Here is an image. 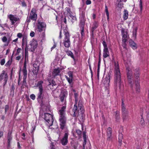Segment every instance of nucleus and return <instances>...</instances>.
<instances>
[{
  "label": "nucleus",
  "mask_w": 149,
  "mask_h": 149,
  "mask_svg": "<svg viewBox=\"0 0 149 149\" xmlns=\"http://www.w3.org/2000/svg\"><path fill=\"white\" fill-rule=\"evenodd\" d=\"M80 24H79V25H82V27H83V26L84 25L85 23L84 14V13H82L80 15Z\"/></svg>",
  "instance_id": "nucleus-19"
},
{
  "label": "nucleus",
  "mask_w": 149,
  "mask_h": 149,
  "mask_svg": "<svg viewBox=\"0 0 149 149\" xmlns=\"http://www.w3.org/2000/svg\"><path fill=\"white\" fill-rule=\"evenodd\" d=\"M9 107L8 105H6L5 107V113H6L7 111L9 109Z\"/></svg>",
  "instance_id": "nucleus-46"
},
{
  "label": "nucleus",
  "mask_w": 149,
  "mask_h": 149,
  "mask_svg": "<svg viewBox=\"0 0 149 149\" xmlns=\"http://www.w3.org/2000/svg\"><path fill=\"white\" fill-rule=\"evenodd\" d=\"M127 76L128 82L132 89H133L134 81L132 75V73L129 68H127Z\"/></svg>",
  "instance_id": "nucleus-7"
},
{
  "label": "nucleus",
  "mask_w": 149,
  "mask_h": 149,
  "mask_svg": "<svg viewBox=\"0 0 149 149\" xmlns=\"http://www.w3.org/2000/svg\"><path fill=\"white\" fill-rule=\"evenodd\" d=\"M35 35V33L33 31H31L30 33V36L31 37H33Z\"/></svg>",
  "instance_id": "nucleus-52"
},
{
  "label": "nucleus",
  "mask_w": 149,
  "mask_h": 149,
  "mask_svg": "<svg viewBox=\"0 0 149 149\" xmlns=\"http://www.w3.org/2000/svg\"><path fill=\"white\" fill-rule=\"evenodd\" d=\"M133 35H134L135 36L136 35V30H135L133 31Z\"/></svg>",
  "instance_id": "nucleus-64"
},
{
  "label": "nucleus",
  "mask_w": 149,
  "mask_h": 149,
  "mask_svg": "<svg viewBox=\"0 0 149 149\" xmlns=\"http://www.w3.org/2000/svg\"><path fill=\"white\" fill-rule=\"evenodd\" d=\"M28 62V52H25V61L24 63V65H26V63Z\"/></svg>",
  "instance_id": "nucleus-27"
},
{
  "label": "nucleus",
  "mask_w": 149,
  "mask_h": 149,
  "mask_svg": "<svg viewBox=\"0 0 149 149\" xmlns=\"http://www.w3.org/2000/svg\"><path fill=\"white\" fill-rule=\"evenodd\" d=\"M76 133L79 136H80L81 134V131L79 130H76Z\"/></svg>",
  "instance_id": "nucleus-43"
},
{
  "label": "nucleus",
  "mask_w": 149,
  "mask_h": 149,
  "mask_svg": "<svg viewBox=\"0 0 149 149\" xmlns=\"http://www.w3.org/2000/svg\"><path fill=\"white\" fill-rule=\"evenodd\" d=\"M67 13L68 14H69L68 15L70 17L72 15V12L70 10V11H69V12Z\"/></svg>",
  "instance_id": "nucleus-62"
},
{
  "label": "nucleus",
  "mask_w": 149,
  "mask_h": 149,
  "mask_svg": "<svg viewBox=\"0 0 149 149\" xmlns=\"http://www.w3.org/2000/svg\"><path fill=\"white\" fill-rule=\"evenodd\" d=\"M5 62V61L4 59H2L1 61L0 64L1 65H3Z\"/></svg>",
  "instance_id": "nucleus-47"
},
{
  "label": "nucleus",
  "mask_w": 149,
  "mask_h": 149,
  "mask_svg": "<svg viewBox=\"0 0 149 149\" xmlns=\"http://www.w3.org/2000/svg\"><path fill=\"white\" fill-rule=\"evenodd\" d=\"M123 0H117V6L120 8H121L123 7V4L122 2Z\"/></svg>",
  "instance_id": "nucleus-28"
},
{
  "label": "nucleus",
  "mask_w": 149,
  "mask_h": 149,
  "mask_svg": "<svg viewBox=\"0 0 149 149\" xmlns=\"http://www.w3.org/2000/svg\"><path fill=\"white\" fill-rule=\"evenodd\" d=\"M65 109L66 107L63 106L59 111V125L61 130H65V131H68L66 126V118L65 116Z\"/></svg>",
  "instance_id": "nucleus-3"
},
{
  "label": "nucleus",
  "mask_w": 149,
  "mask_h": 149,
  "mask_svg": "<svg viewBox=\"0 0 149 149\" xmlns=\"http://www.w3.org/2000/svg\"><path fill=\"white\" fill-rule=\"evenodd\" d=\"M140 123L142 126H144V125H145L144 121V120L143 118H141V121H140Z\"/></svg>",
  "instance_id": "nucleus-40"
},
{
  "label": "nucleus",
  "mask_w": 149,
  "mask_h": 149,
  "mask_svg": "<svg viewBox=\"0 0 149 149\" xmlns=\"http://www.w3.org/2000/svg\"><path fill=\"white\" fill-rule=\"evenodd\" d=\"M22 50V49L20 48H18L17 50V52L16 53V55H19L21 51Z\"/></svg>",
  "instance_id": "nucleus-39"
},
{
  "label": "nucleus",
  "mask_w": 149,
  "mask_h": 149,
  "mask_svg": "<svg viewBox=\"0 0 149 149\" xmlns=\"http://www.w3.org/2000/svg\"><path fill=\"white\" fill-rule=\"evenodd\" d=\"M26 42V38L24 37L23 38L22 40V44L23 45V43L25 42Z\"/></svg>",
  "instance_id": "nucleus-51"
},
{
  "label": "nucleus",
  "mask_w": 149,
  "mask_h": 149,
  "mask_svg": "<svg viewBox=\"0 0 149 149\" xmlns=\"http://www.w3.org/2000/svg\"><path fill=\"white\" fill-rule=\"evenodd\" d=\"M83 138H84V140L85 142L86 141V132H83Z\"/></svg>",
  "instance_id": "nucleus-42"
},
{
  "label": "nucleus",
  "mask_w": 149,
  "mask_h": 149,
  "mask_svg": "<svg viewBox=\"0 0 149 149\" xmlns=\"http://www.w3.org/2000/svg\"><path fill=\"white\" fill-rule=\"evenodd\" d=\"M122 115L123 120L126 119V117L128 115V112L127 110L125 108L124 104L123 103V101L122 100Z\"/></svg>",
  "instance_id": "nucleus-12"
},
{
  "label": "nucleus",
  "mask_w": 149,
  "mask_h": 149,
  "mask_svg": "<svg viewBox=\"0 0 149 149\" xmlns=\"http://www.w3.org/2000/svg\"><path fill=\"white\" fill-rule=\"evenodd\" d=\"M81 28V36L83 37L84 35V26H83V27H82V25H79Z\"/></svg>",
  "instance_id": "nucleus-35"
},
{
  "label": "nucleus",
  "mask_w": 149,
  "mask_h": 149,
  "mask_svg": "<svg viewBox=\"0 0 149 149\" xmlns=\"http://www.w3.org/2000/svg\"><path fill=\"white\" fill-rule=\"evenodd\" d=\"M43 90H39V92L38 94V98L40 99H42L43 97Z\"/></svg>",
  "instance_id": "nucleus-24"
},
{
  "label": "nucleus",
  "mask_w": 149,
  "mask_h": 149,
  "mask_svg": "<svg viewBox=\"0 0 149 149\" xmlns=\"http://www.w3.org/2000/svg\"><path fill=\"white\" fill-rule=\"evenodd\" d=\"M107 140L110 141L112 139L111 133L112 129L110 127L108 128L107 130Z\"/></svg>",
  "instance_id": "nucleus-18"
},
{
  "label": "nucleus",
  "mask_w": 149,
  "mask_h": 149,
  "mask_svg": "<svg viewBox=\"0 0 149 149\" xmlns=\"http://www.w3.org/2000/svg\"><path fill=\"white\" fill-rule=\"evenodd\" d=\"M121 33L122 35V40L123 42H126L127 40V39H126L127 38V33L126 31H125L124 29H123L121 30Z\"/></svg>",
  "instance_id": "nucleus-17"
},
{
  "label": "nucleus",
  "mask_w": 149,
  "mask_h": 149,
  "mask_svg": "<svg viewBox=\"0 0 149 149\" xmlns=\"http://www.w3.org/2000/svg\"><path fill=\"white\" fill-rule=\"evenodd\" d=\"M2 41L4 42H6L7 41V38L6 37L4 36L2 39Z\"/></svg>",
  "instance_id": "nucleus-45"
},
{
  "label": "nucleus",
  "mask_w": 149,
  "mask_h": 149,
  "mask_svg": "<svg viewBox=\"0 0 149 149\" xmlns=\"http://www.w3.org/2000/svg\"><path fill=\"white\" fill-rule=\"evenodd\" d=\"M65 77L67 79L68 82L70 85H72V78L68 77L67 76L65 75Z\"/></svg>",
  "instance_id": "nucleus-30"
},
{
  "label": "nucleus",
  "mask_w": 149,
  "mask_h": 149,
  "mask_svg": "<svg viewBox=\"0 0 149 149\" xmlns=\"http://www.w3.org/2000/svg\"><path fill=\"white\" fill-rule=\"evenodd\" d=\"M70 17L71 18V20L72 23L76 20L77 19L75 16L72 15L71 16H70Z\"/></svg>",
  "instance_id": "nucleus-37"
},
{
  "label": "nucleus",
  "mask_w": 149,
  "mask_h": 149,
  "mask_svg": "<svg viewBox=\"0 0 149 149\" xmlns=\"http://www.w3.org/2000/svg\"><path fill=\"white\" fill-rule=\"evenodd\" d=\"M8 79V76L6 71L3 70L0 75V81L3 80L4 82L3 83V86H4L7 83Z\"/></svg>",
  "instance_id": "nucleus-9"
},
{
  "label": "nucleus",
  "mask_w": 149,
  "mask_h": 149,
  "mask_svg": "<svg viewBox=\"0 0 149 149\" xmlns=\"http://www.w3.org/2000/svg\"><path fill=\"white\" fill-rule=\"evenodd\" d=\"M65 12L68 13L70 10L69 8H65Z\"/></svg>",
  "instance_id": "nucleus-58"
},
{
  "label": "nucleus",
  "mask_w": 149,
  "mask_h": 149,
  "mask_svg": "<svg viewBox=\"0 0 149 149\" xmlns=\"http://www.w3.org/2000/svg\"><path fill=\"white\" fill-rule=\"evenodd\" d=\"M3 132L0 131V138L3 135Z\"/></svg>",
  "instance_id": "nucleus-59"
},
{
  "label": "nucleus",
  "mask_w": 149,
  "mask_h": 149,
  "mask_svg": "<svg viewBox=\"0 0 149 149\" xmlns=\"http://www.w3.org/2000/svg\"><path fill=\"white\" fill-rule=\"evenodd\" d=\"M52 93L54 97H57V96L59 95L58 90V89L54 90L53 91Z\"/></svg>",
  "instance_id": "nucleus-31"
},
{
  "label": "nucleus",
  "mask_w": 149,
  "mask_h": 149,
  "mask_svg": "<svg viewBox=\"0 0 149 149\" xmlns=\"http://www.w3.org/2000/svg\"><path fill=\"white\" fill-rule=\"evenodd\" d=\"M38 46L37 41L33 39L30 42V50L31 52H33L37 48Z\"/></svg>",
  "instance_id": "nucleus-11"
},
{
  "label": "nucleus",
  "mask_w": 149,
  "mask_h": 149,
  "mask_svg": "<svg viewBox=\"0 0 149 149\" xmlns=\"http://www.w3.org/2000/svg\"><path fill=\"white\" fill-rule=\"evenodd\" d=\"M125 43L126 42H123V46L124 48H126V45Z\"/></svg>",
  "instance_id": "nucleus-63"
},
{
  "label": "nucleus",
  "mask_w": 149,
  "mask_h": 149,
  "mask_svg": "<svg viewBox=\"0 0 149 149\" xmlns=\"http://www.w3.org/2000/svg\"><path fill=\"white\" fill-rule=\"evenodd\" d=\"M98 24L96 22H94L92 25V26L91 28V31L92 32H93L98 27Z\"/></svg>",
  "instance_id": "nucleus-26"
},
{
  "label": "nucleus",
  "mask_w": 149,
  "mask_h": 149,
  "mask_svg": "<svg viewBox=\"0 0 149 149\" xmlns=\"http://www.w3.org/2000/svg\"><path fill=\"white\" fill-rule=\"evenodd\" d=\"M78 94L77 93H74V97L76 103L74 105L72 110L73 112V116L76 117L80 121H83L84 117V110L83 107L81 104L78 105L77 107V103L78 101Z\"/></svg>",
  "instance_id": "nucleus-1"
},
{
  "label": "nucleus",
  "mask_w": 149,
  "mask_h": 149,
  "mask_svg": "<svg viewBox=\"0 0 149 149\" xmlns=\"http://www.w3.org/2000/svg\"><path fill=\"white\" fill-rule=\"evenodd\" d=\"M33 67L35 68L36 70L37 71V72H38L39 70V65L36 63H34L33 64Z\"/></svg>",
  "instance_id": "nucleus-36"
},
{
  "label": "nucleus",
  "mask_w": 149,
  "mask_h": 149,
  "mask_svg": "<svg viewBox=\"0 0 149 149\" xmlns=\"http://www.w3.org/2000/svg\"><path fill=\"white\" fill-rule=\"evenodd\" d=\"M36 10L35 8H32L31 10L30 14L29 17H28L26 20V22L29 23L30 22V20L31 19L36 21L37 17V14L36 13Z\"/></svg>",
  "instance_id": "nucleus-8"
},
{
  "label": "nucleus",
  "mask_w": 149,
  "mask_h": 149,
  "mask_svg": "<svg viewBox=\"0 0 149 149\" xmlns=\"http://www.w3.org/2000/svg\"><path fill=\"white\" fill-rule=\"evenodd\" d=\"M21 58V56H19L16 57V59L17 60H19Z\"/></svg>",
  "instance_id": "nucleus-60"
},
{
  "label": "nucleus",
  "mask_w": 149,
  "mask_h": 149,
  "mask_svg": "<svg viewBox=\"0 0 149 149\" xmlns=\"http://www.w3.org/2000/svg\"><path fill=\"white\" fill-rule=\"evenodd\" d=\"M68 131H65V133L64 134L63 138L61 141V143L63 146L66 145L68 143Z\"/></svg>",
  "instance_id": "nucleus-14"
},
{
  "label": "nucleus",
  "mask_w": 149,
  "mask_h": 149,
  "mask_svg": "<svg viewBox=\"0 0 149 149\" xmlns=\"http://www.w3.org/2000/svg\"><path fill=\"white\" fill-rule=\"evenodd\" d=\"M134 74L135 77V88L137 92L139 93L140 91V87L138 80L139 79V76L140 75L139 70V68H136L134 70Z\"/></svg>",
  "instance_id": "nucleus-4"
},
{
  "label": "nucleus",
  "mask_w": 149,
  "mask_h": 149,
  "mask_svg": "<svg viewBox=\"0 0 149 149\" xmlns=\"http://www.w3.org/2000/svg\"><path fill=\"white\" fill-rule=\"evenodd\" d=\"M12 139V137L10 134H8V145L9 146L11 141Z\"/></svg>",
  "instance_id": "nucleus-33"
},
{
  "label": "nucleus",
  "mask_w": 149,
  "mask_h": 149,
  "mask_svg": "<svg viewBox=\"0 0 149 149\" xmlns=\"http://www.w3.org/2000/svg\"><path fill=\"white\" fill-rule=\"evenodd\" d=\"M91 3V1L90 0H87L86 2V4L87 5H89Z\"/></svg>",
  "instance_id": "nucleus-55"
},
{
  "label": "nucleus",
  "mask_w": 149,
  "mask_h": 149,
  "mask_svg": "<svg viewBox=\"0 0 149 149\" xmlns=\"http://www.w3.org/2000/svg\"><path fill=\"white\" fill-rule=\"evenodd\" d=\"M11 62L10 61V60L8 61L7 63L5 65L6 66H7L8 65H10L11 64Z\"/></svg>",
  "instance_id": "nucleus-56"
},
{
  "label": "nucleus",
  "mask_w": 149,
  "mask_h": 149,
  "mask_svg": "<svg viewBox=\"0 0 149 149\" xmlns=\"http://www.w3.org/2000/svg\"><path fill=\"white\" fill-rule=\"evenodd\" d=\"M22 35L21 33H19L17 34V36L19 38H21L22 37Z\"/></svg>",
  "instance_id": "nucleus-54"
},
{
  "label": "nucleus",
  "mask_w": 149,
  "mask_h": 149,
  "mask_svg": "<svg viewBox=\"0 0 149 149\" xmlns=\"http://www.w3.org/2000/svg\"><path fill=\"white\" fill-rule=\"evenodd\" d=\"M30 97L31 98V99L34 100L35 99L36 96L35 95L33 94H32L31 95Z\"/></svg>",
  "instance_id": "nucleus-48"
},
{
  "label": "nucleus",
  "mask_w": 149,
  "mask_h": 149,
  "mask_svg": "<svg viewBox=\"0 0 149 149\" xmlns=\"http://www.w3.org/2000/svg\"><path fill=\"white\" fill-rule=\"evenodd\" d=\"M103 55L104 58L109 56V54L108 49H104Z\"/></svg>",
  "instance_id": "nucleus-21"
},
{
  "label": "nucleus",
  "mask_w": 149,
  "mask_h": 149,
  "mask_svg": "<svg viewBox=\"0 0 149 149\" xmlns=\"http://www.w3.org/2000/svg\"><path fill=\"white\" fill-rule=\"evenodd\" d=\"M68 56H70L74 60H75V58L74 57V54L73 53L70 51H69L66 52Z\"/></svg>",
  "instance_id": "nucleus-29"
},
{
  "label": "nucleus",
  "mask_w": 149,
  "mask_h": 149,
  "mask_svg": "<svg viewBox=\"0 0 149 149\" xmlns=\"http://www.w3.org/2000/svg\"><path fill=\"white\" fill-rule=\"evenodd\" d=\"M54 143H52L51 145L50 146V149H55L54 145Z\"/></svg>",
  "instance_id": "nucleus-44"
},
{
  "label": "nucleus",
  "mask_w": 149,
  "mask_h": 149,
  "mask_svg": "<svg viewBox=\"0 0 149 149\" xmlns=\"http://www.w3.org/2000/svg\"><path fill=\"white\" fill-rule=\"evenodd\" d=\"M123 130L122 127L120 128L119 130V134L118 135V142L119 145L120 146L121 145L122 140L123 139V135L122 133V131H123Z\"/></svg>",
  "instance_id": "nucleus-15"
},
{
  "label": "nucleus",
  "mask_w": 149,
  "mask_h": 149,
  "mask_svg": "<svg viewBox=\"0 0 149 149\" xmlns=\"http://www.w3.org/2000/svg\"><path fill=\"white\" fill-rule=\"evenodd\" d=\"M68 75L69 76V77L73 78V75L72 73L71 72H69L68 73Z\"/></svg>",
  "instance_id": "nucleus-53"
},
{
  "label": "nucleus",
  "mask_w": 149,
  "mask_h": 149,
  "mask_svg": "<svg viewBox=\"0 0 149 149\" xmlns=\"http://www.w3.org/2000/svg\"><path fill=\"white\" fill-rule=\"evenodd\" d=\"M8 18L10 20L11 24L14 25L16 22L19 21V19L17 16L11 14L9 15L8 16Z\"/></svg>",
  "instance_id": "nucleus-13"
},
{
  "label": "nucleus",
  "mask_w": 149,
  "mask_h": 149,
  "mask_svg": "<svg viewBox=\"0 0 149 149\" xmlns=\"http://www.w3.org/2000/svg\"><path fill=\"white\" fill-rule=\"evenodd\" d=\"M65 97V94L64 93H62L60 96V100L61 102H63V101Z\"/></svg>",
  "instance_id": "nucleus-34"
},
{
  "label": "nucleus",
  "mask_w": 149,
  "mask_h": 149,
  "mask_svg": "<svg viewBox=\"0 0 149 149\" xmlns=\"http://www.w3.org/2000/svg\"><path fill=\"white\" fill-rule=\"evenodd\" d=\"M102 44L104 46V49H108L106 43L104 41H103Z\"/></svg>",
  "instance_id": "nucleus-41"
},
{
  "label": "nucleus",
  "mask_w": 149,
  "mask_h": 149,
  "mask_svg": "<svg viewBox=\"0 0 149 149\" xmlns=\"http://www.w3.org/2000/svg\"><path fill=\"white\" fill-rule=\"evenodd\" d=\"M105 11L107 16V20L108 21H109V13L107 7L106 5H105Z\"/></svg>",
  "instance_id": "nucleus-32"
},
{
  "label": "nucleus",
  "mask_w": 149,
  "mask_h": 149,
  "mask_svg": "<svg viewBox=\"0 0 149 149\" xmlns=\"http://www.w3.org/2000/svg\"><path fill=\"white\" fill-rule=\"evenodd\" d=\"M43 82L42 81H38L37 84H36L37 87H38L39 90H43L42 86V84H43Z\"/></svg>",
  "instance_id": "nucleus-23"
},
{
  "label": "nucleus",
  "mask_w": 149,
  "mask_h": 149,
  "mask_svg": "<svg viewBox=\"0 0 149 149\" xmlns=\"http://www.w3.org/2000/svg\"><path fill=\"white\" fill-rule=\"evenodd\" d=\"M128 11L126 10H125L124 11L123 18L124 20H126L128 17Z\"/></svg>",
  "instance_id": "nucleus-25"
},
{
  "label": "nucleus",
  "mask_w": 149,
  "mask_h": 149,
  "mask_svg": "<svg viewBox=\"0 0 149 149\" xmlns=\"http://www.w3.org/2000/svg\"><path fill=\"white\" fill-rule=\"evenodd\" d=\"M44 119L47 122L46 124L49 126H52L53 124L54 119L53 116L49 113H45L44 114Z\"/></svg>",
  "instance_id": "nucleus-6"
},
{
  "label": "nucleus",
  "mask_w": 149,
  "mask_h": 149,
  "mask_svg": "<svg viewBox=\"0 0 149 149\" xmlns=\"http://www.w3.org/2000/svg\"><path fill=\"white\" fill-rule=\"evenodd\" d=\"M105 80L106 81L107 83V84H109L110 81L109 77H106Z\"/></svg>",
  "instance_id": "nucleus-50"
},
{
  "label": "nucleus",
  "mask_w": 149,
  "mask_h": 149,
  "mask_svg": "<svg viewBox=\"0 0 149 149\" xmlns=\"http://www.w3.org/2000/svg\"><path fill=\"white\" fill-rule=\"evenodd\" d=\"M100 61H99L98 62V64L97 70H100Z\"/></svg>",
  "instance_id": "nucleus-57"
},
{
  "label": "nucleus",
  "mask_w": 149,
  "mask_h": 149,
  "mask_svg": "<svg viewBox=\"0 0 149 149\" xmlns=\"http://www.w3.org/2000/svg\"><path fill=\"white\" fill-rule=\"evenodd\" d=\"M22 72L23 74V81H26V80L27 77V70H26V65H24L22 70Z\"/></svg>",
  "instance_id": "nucleus-16"
},
{
  "label": "nucleus",
  "mask_w": 149,
  "mask_h": 149,
  "mask_svg": "<svg viewBox=\"0 0 149 149\" xmlns=\"http://www.w3.org/2000/svg\"><path fill=\"white\" fill-rule=\"evenodd\" d=\"M37 28L39 32H41L45 29L46 25L45 23L40 21L38 20L37 24Z\"/></svg>",
  "instance_id": "nucleus-10"
},
{
  "label": "nucleus",
  "mask_w": 149,
  "mask_h": 149,
  "mask_svg": "<svg viewBox=\"0 0 149 149\" xmlns=\"http://www.w3.org/2000/svg\"><path fill=\"white\" fill-rule=\"evenodd\" d=\"M50 83H52V86H55L56 84L55 81H54V80H52L51 81Z\"/></svg>",
  "instance_id": "nucleus-49"
},
{
  "label": "nucleus",
  "mask_w": 149,
  "mask_h": 149,
  "mask_svg": "<svg viewBox=\"0 0 149 149\" xmlns=\"http://www.w3.org/2000/svg\"><path fill=\"white\" fill-rule=\"evenodd\" d=\"M130 46L134 49L137 48L136 44L132 40H130L129 41Z\"/></svg>",
  "instance_id": "nucleus-22"
},
{
  "label": "nucleus",
  "mask_w": 149,
  "mask_h": 149,
  "mask_svg": "<svg viewBox=\"0 0 149 149\" xmlns=\"http://www.w3.org/2000/svg\"><path fill=\"white\" fill-rule=\"evenodd\" d=\"M114 83L116 88L118 86L120 89H123L124 85L121 81V73L118 62L114 63Z\"/></svg>",
  "instance_id": "nucleus-2"
},
{
  "label": "nucleus",
  "mask_w": 149,
  "mask_h": 149,
  "mask_svg": "<svg viewBox=\"0 0 149 149\" xmlns=\"http://www.w3.org/2000/svg\"><path fill=\"white\" fill-rule=\"evenodd\" d=\"M35 127H36L35 126H34L32 127V128L33 129H32V130L31 131V133H33V132L34 131V130H35Z\"/></svg>",
  "instance_id": "nucleus-61"
},
{
  "label": "nucleus",
  "mask_w": 149,
  "mask_h": 149,
  "mask_svg": "<svg viewBox=\"0 0 149 149\" xmlns=\"http://www.w3.org/2000/svg\"><path fill=\"white\" fill-rule=\"evenodd\" d=\"M64 33L65 37L63 40V44L65 47L68 48L70 47V45L69 33L67 30H64Z\"/></svg>",
  "instance_id": "nucleus-5"
},
{
  "label": "nucleus",
  "mask_w": 149,
  "mask_h": 149,
  "mask_svg": "<svg viewBox=\"0 0 149 149\" xmlns=\"http://www.w3.org/2000/svg\"><path fill=\"white\" fill-rule=\"evenodd\" d=\"M60 72V69L59 68L54 69L52 73L53 77H55L56 76L59 75Z\"/></svg>",
  "instance_id": "nucleus-20"
},
{
  "label": "nucleus",
  "mask_w": 149,
  "mask_h": 149,
  "mask_svg": "<svg viewBox=\"0 0 149 149\" xmlns=\"http://www.w3.org/2000/svg\"><path fill=\"white\" fill-rule=\"evenodd\" d=\"M139 6L140 8V10L141 13L142 10V2L141 0H140V3L139 4Z\"/></svg>",
  "instance_id": "nucleus-38"
}]
</instances>
